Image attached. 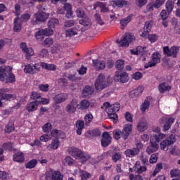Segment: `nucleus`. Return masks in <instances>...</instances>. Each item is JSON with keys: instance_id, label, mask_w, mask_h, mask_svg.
<instances>
[{"instance_id": "1", "label": "nucleus", "mask_w": 180, "mask_h": 180, "mask_svg": "<svg viewBox=\"0 0 180 180\" xmlns=\"http://www.w3.org/2000/svg\"><path fill=\"white\" fill-rule=\"evenodd\" d=\"M58 19L51 18L48 22L49 27L44 30H40L35 34L37 40H43V36H51V34L54 33L53 29H54L56 26H58Z\"/></svg>"}, {"instance_id": "2", "label": "nucleus", "mask_w": 180, "mask_h": 180, "mask_svg": "<svg viewBox=\"0 0 180 180\" xmlns=\"http://www.w3.org/2000/svg\"><path fill=\"white\" fill-rule=\"evenodd\" d=\"M133 129V124H127L124 126L122 131L121 132L120 129H115L113 131L112 134L115 140H119L120 137H122L123 140H127L131 130Z\"/></svg>"}, {"instance_id": "3", "label": "nucleus", "mask_w": 180, "mask_h": 180, "mask_svg": "<svg viewBox=\"0 0 180 180\" xmlns=\"http://www.w3.org/2000/svg\"><path fill=\"white\" fill-rule=\"evenodd\" d=\"M68 152L72 157H74V158H76V160L80 158V160H82L83 162L88 161V160L91 158V155L88 154L87 153L82 152L78 148H70L68 149Z\"/></svg>"}, {"instance_id": "4", "label": "nucleus", "mask_w": 180, "mask_h": 180, "mask_svg": "<svg viewBox=\"0 0 180 180\" xmlns=\"http://www.w3.org/2000/svg\"><path fill=\"white\" fill-rule=\"evenodd\" d=\"M108 85L109 84L108 83V80H106V77H105V75L103 74H100L96 79L94 83L95 89L97 92L103 91L105 88H108Z\"/></svg>"}, {"instance_id": "5", "label": "nucleus", "mask_w": 180, "mask_h": 180, "mask_svg": "<svg viewBox=\"0 0 180 180\" xmlns=\"http://www.w3.org/2000/svg\"><path fill=\"white\" fill-rule=\"evenodd\" d=\"M45 180H63V176L61 172L58 171H53V169L47 170L45 174Z\"/></svg>"}, {"instance_id": "6", "label": "nucleus", "mask_w": 180, "mask_h": 180, "mask_svg": "<svg viewBox=\"0 0 180 180\" xmlns=\"http://www.w3.org/2000/svg\"><path fill=\"white\" fill-rule=\"evenodd\" d=\"M134 40V35L127 33L122 37V39L120 41L119 39H117L116 42L118 43L119 47H129V44Z\"/></svg>"}, {"instance_id": "7", "label": "nucleus", "mask_w": 180, "mask_h": 180, "mask_svg": "<svg viewBox=\"0 0 180 180\" xmlns=\"http://www.w3.org/2000/svg\"><path fill=\"white\" fill-rule=\"evenodd\" d=\"M175 141H176V138H175V135H170L165 140H163L160 143L161 150H162L163 151H168V150H169V146H172V144H174Z\"/></svg>"}, {"instance_id": "8", "label": "nucleus", "mask_w": 180, "mask_h": 180, "mask_svg": "<svg viewBox=\"0 0 180 180\" xmlns=\"http://www.w3.org/2000/svg\"><path fill=\"white\" fill-rule=\"evenodd\" d=\"M163 53L167 57H173V58H176L178 53H179V46H173L170 49L169 46H164Z\"/></svg>"}, {"instance_id": "9", "label": "nucleus", "mask_w": 180, "mask_h": 180, "mask_svg": "<svg viewBox=\"0 0 180 180\" xmlns=\"http://www.w3.org/2000/svg\"><path fill=\"white\" fill-rule=\"evenodd\" d=\"M161 61V54L158 52H155L152 54V59L148 63L145 64V68L155 67L158 63Z\"/></svg>"}, {"instance_id": "10", "label": "nucleus", "mask_w": 180, "mask_h": 180, "mask_svg": "<svg viewBox=\"0 0 180 180\" xmlns=\"http://www.w3.org/2000/svg\"><path fill=\"white\" fill-rule=\"evenodd\" d=\"M129 79V75L124 72H116L114 76V81H115V82H122V84H126Z\"/></svg>"}, {"instance_id": "11", "label": "nucleus", "mask_w": 180, "mask_h": 180, "mask_svg": "<svg viewBox=\"0 0 180 180\" xmlns=\"http://www.w3.org/2000/svg\"><path fill=\"white\" fill-rule=\"evenodd\" d=\"M140 148H143V144L137 143L136 148H133L131 149H127L124 151V154L126 157H129V158H133L135 155H137L139 153H140Z\"/></svg>"}, {"instance_id": "12", "label": "nucleus", "mask_w": 180, "mask_h": 180, "mask_svg": "<svg viewBox=\"0 0 180 180\" xmlns=\"http://www.w3.org/2000/svg\"><path fill=\"white\" fill-rule=\"evenodd\" d=\"M49 13H46L42 11L41 9H39L38 12L34 14V19H35L34 22L37 23V22H44L49 19Z\"/></svg>"}, {"instance_id": "13", "label": "nucleus", "mask_w": 180, "mask_h": 180, "mask_svg": "<svg viewBox=\"0 0 180 180\" xmlns=\"http://www.w3.org/2000/svg\"><path fill=\"white\" fill-rule=\"evenodd\" d=\"M20 49L23 51L26 60H29L32 56H34V51L32 48H27V45L25 42L20 44Z\"/></svg>"}, {"instance_id": "14", "label": "nucleus", "mask_w": 180, "mask_h": 180, "mask_svg": "<svg viewBox=\"0 0 180 180\" xmlns=\"http://www.w3.org/2000/svg\"><path fill=\"white\" fill-rule=\"evenodd\" d=\"M78 108V101L73 99L65 107V110L68 113H75Z\"/></svg>"}, {"instance_id": "15", "label": "nucleus", "mask_w": 180, "mask_h": 180, "mask_svg": "<svg viewBox=\"0 0 180 180\" xmlns=\"http://www.w3.org/2000/svg\"><path fill=\"white\" fill-rule=\"evenodd\" d=\"M158 148H160V146L158 143L152 139L150 140L149 146L146 148V153L147 154H153V153H155L156 151H158Z\"/></svg>"}, {"instance_id": "16", "label": "nucleus", "mask_w": 180, "mask_h": 180, "mask_svg": "<svg viewBox=\"0 0 180 180\" xmlns=\"http://www.w3.org/2000/svg\"><path fill=\"white\" fill-rule=\"evenodd\" d=\"M26 74H36L40 71V67L37 64L34 65H27L24 69Z\"/></svg>"}, {"instance_id": "17", "label": "nucleus", "mask_w": 180, "mask_h": 180, "mask_svg": "<svg viewBox=\"0 0 180 180\" xmlns=\"http://www.w3.org/2000/svg\"><path fill=\"white\" fill-rule=\"evenodd\" d=\"M67 99H68V94L65 93L58 94L53 97L54 103H56V105L63 103V102H65Z\"/></svg>"}, {"instance_id": "18", "label": "nucleus", "mask_w": 180, "mask_h": 180, "mask_svg": "<svg viewBox=\"0 0 180 180\" xmlns=\"http://www.w3.org/2000/svg\"><path fill=\"white\" fill-rule=\"evenodd\" d=\"M151 27H153V24H151V22L146 21L143 27V31L140 33V36L144 39H147V36H148L150 32H151Z\"/></svg>"}, {"instance_id": "19", "label": "nucleus", "mask_w": 180, "mask_h": 180, "mask_svg": "<svg viewBox=\"0 0 180 180\" xmlns=\"http://www.w3.org/2000/svg\"><path fill=\"white\" fill-rule=\"evenodd\" d=\"M12 71L11 66H1L0 67V81H5V78L8 74Z\"/></svg>"}, {"instance_id": "20", "label": "nucleus", "mask_w": 180, "mask_h": 180, "mask_svg": "<svg viewBox=\"0 0 180 180\" xmlns=\"http://www.w3.org/2000/svg\"><path fill=\"white\" fill-rule=\"evenodd\" d=\"M101 146L103 147H108L112 143V137L109 134V132H104L102 135Z\"/></svg>"}, {"instance_id": "21", "label": "nucleus", "mask_w": 180, "mask_h": 180, "mask_svg": "<svg viewBox=\"0 0 180 180\" xmlns=\"http://www.w3.org/2000/svg\"><path fill=\"white\" fill-rule=\"evenodd\" d=\"M138 131H146L148 128V124H147V120L146 118H142L139 120L137 124Z\"/></svg>"}, {"instance_id": "22", "label": "nucleus", "mask_w": 180, "mask_h": 180, "mask_svg": "<svg viewBox=\"0 0 180 180\" xmlns=\"http://www.w3.org/2000/svg\"><path fill=\"white\" fill-rule=\"evenodd\" d=\"M143 91H144V86H139L138 88L129 92V97H131L132 99H134V98H137L140 95H141Z\"/></svg>"}, {"instance_id": "23", "label": "nucleus", "mask_w": 180, "mask_h": 180, "mask_svg": "<svg viewBox=\"0 0 180 180\" xmlns=\"http://www.w3.org/2000/svg\"><path fill=\"white\" fill-rule=\"evenodd\" d=\"M93 66L96 71H99V70H105L106 68V63L103 60H93Z\"/></svg>"}, {"instance_id": "24", "label": "nucleus", "mask_w": 180, "mask_h": 180, "mask_svg": "<svg viewBox=\"0 0 180 180\" xmlns=\"http://www.w3.org/2000/svg\"><path fill=\"white\" fill-rule=\"evenodd\" d=\"M49 136L51 139L52 137H55V139H64V137H65V134H64L63 131L53 129L49 132Z\"/></svg>"}, {"instance_id": "25", "label": "nucleus", "mask_w": 180, "mask_h": 180, "mask_svg": "<svg viewBox=\"0 0 180 180\" xmlns=\"http://www.w3.org/2000/svg\"><path fill=\"white\" fill-rule=\"evenodd\" d=\"M171 86L166 82L160 83L158 86V91L160 94H165V92H169L171 91Z\"/></svg>"}, {"instance_id": "26", "label": "nucleus", "mask_w": 180, "mask_h": 180, "mask_svg": "<svg viewBox=\"0 0 180 180\" xmlns=\"http://www.w3.org/2000/svg\"><path fill=\"white\" fill-rule=\"evenodd\" d=\"M37 108H39V102L35 101L27 103L26 109L27 112H34V110H37Z\"/></svg>"}, {"instance_id": "27", "label": "nucleus", "mask_w": 180, "mask_h": 180, "mask_svg": "<svg viewBox=\"0 0 180 180\" xmlns=\"http://www.w3.org/2000/svg\"><path fill=\"white\" fill-rule=\"evenodd\" d=\"M0 99L4 102H7L8 101H13L16 99V96L14 94H0Z\"/></svg>"}, {"instance_id": "28", "label": "nucleus", "mask_w": 180, "mask_h": 180, "mask_svg": "<svg viewBox=\"0 0 180 180\" xmlns=\"http://www.w3.org/2000/svg\"><path fill=\"white\" fill-rule=\"evenodd\" d=\"M59 146L60 141H58V139H53L51 143L47 146L46 148L49 151H51V150H57Z\"/></svg>"}, {"instance_id": "29", "label": "nucleus", "mask_w": 180, "mask_h": 180, "mask_svg": "<svg viewBox=\"0 0 180 180\" xmlns=\"http://www.w3.org/2000/svg\"><path fill=\"white\" fill-rule=\"evenodd\" d=\"M13 161L15 162H23L25 161V155L22 152H17L13 156Z\"/></svg>"}, {"instance_id": "30", "label": "nucleus", "mask_w": 180, "mask_h": 180, "mask_svg": "<svg viewBox=\"0 0 180 180\" xmlns=\"http://www.w3.org/2000/svg\"><path fill=\"white\" fill-rule=\"evenodd\" d=\"M85 124V122L82 120H77L76 122V133L79 136H81L82 134V130L84 129V126Z\"/></svg>"}, {"instance_id": "31", "label": "nucleus", "mask_w": 180, "mask_h": 180, "mask_svg": "<svg viewBox=\"0 0 180 180\" xmlns=\"http://www.w3.org/2000/svg\"><path fill=\"white\" fill-rule=\"evenodd\" d=\"M94 94V89L90 86H86L82 91V96L84 98H89Z\"/></svg>"}, {"instance_id": "32", "label": "nucleus", "mask_w": 180, "mask_h": 180, "mask_svg": "<svg viewBox=\"0 0 180 180\" xmlns=\"http://www.w3.org/2000/svg\"><path fill=\"white\" fill-rule=\"evenodd\" d=\"M65 11H67V13L65 14V17L68 19H70L72 17V6H71V4L70 3L65 4L63 6Z\"/></svg>"}, {"instance_id": "33", "label": "nucleus", "mask_w": 180, "mask_h": 180, "mask_svg": "<svg viewBox=\"0 0 180 180\" xmlns=\"http://www.w3.org/2000/svg\"><path fill=\"white\" fill-rule=\"evenodd\" d=\"M22 29V19L19 17H17L14 19V27L13 30L15 32H20Z\"/></svg>"}, {"instance_id": "34", "label": "nucleus", "mask_w": 180, "mask_h": 180, "mask_svg": "<svg viewBox=\"0 0 180 180\" xmlns=\"http://www.w3.org/2000/svg\"><path fill=\"white\" fill-rule=\"evenodd\" d=\"M133 18V15H129L127 17L120 20L121 29H124L131 22V18Z\"/></svg>"}, {"instance_id": "35", "label": "nucleus", "mask_w": 180, "mask_h": 180, "mask_svg": "<svg viewBox=\"0 0 180 180\" xmlns=\"http://www.w3.org/2000/svg\"><path fill=\"white\" fill-rule=\"evenodd\" d=\"M90 105L91 103L89 102V101L84 99L79 102L78 106L81 110H86V109L89 108Z\"/></svg>"}, {"instance_id": "36", "label": "nucleus", "mask_w": 180, "mask_h": 180, "mask_svg": "<svg viewBox=\"0 0 180 180\" xmlns=\"http://www.w3.org/2000/svg\"><path fill=\"white\" fill-rule=\"evenodd\" d=\"M163 139H165V134H161V133H158L156 134H153L151 136L150 139H152L153 141H155V143H157L158 144V143H160V141H161V140H162Z\"/></svg>"}, {"instance_id": "37", "label": "nucleus", "mask_w": 180, "mask_h": 180, "mask_svg": "<svg viewBox=\"0 0 180 180\" xmlns=\"http://www.w3.org/2000/svg\"><path fill=\"white\" fill-rule=\"evenodd\" d=\"M16 81V78L15 77V75L12 73V70L10 71L9 73L7 74L5 77L4 82L6 84H12V82H15Z\"/></svg>"}, {"instance_id": "38", "label": "nucleus", "mask_w": 180, "mask_h": 180, "mask_svg": "<svg viewBox=\"0 0 180 180\" xmlns=\"http://www.w3.org/2000/svg\"><path fill=\"white\" fill-rule=\"evenodd\" d=\"M76 34H78V29L77 27H72L65 31L66 37H72V36H76Z\"/></svg>"}, {"instance_id": "39", "label": "nucleus", "mask_w": 180, "mask_h": 180, "mask_svg": "<svg viewBox=\"0 0 180 180\" xmlns=\"http://www.w3.org/2000/svg\"><path fill=\"white\" fill-rule=\"evenodd\" d=\"M112 4L118 8H123V6L129 5V1L126 0H112Z\"/></svg>"}, {"instance_id": "40", "label": "nucleus", "mask_w": 180, "mask_h": 180, "mask_svg": "<svg viewBox=\"0 0 180 180\" xmlns=\"http://www.w3.org/2000/svg\"><path fill=\"white\" fill-rule=\"evenodd\" d=\"M79 23L84 26L86 29H88V27H89L92 25V22H91V19H89V18H87V17L80 20L79 21Z\"/></svg>"}, {"instance_id": "41", "label": "nucleus", "mask_w": 180, "mask_h": 180, "mask_svg": "<svg viewBox=\"0 0 180 180\" xmlns=\"http://www.w3.org/2000/svg\"><path fill=\"white\" fill-rule=\"evenodd\" d=\"M41 67H42L44 70H48L49 71H56L57 69V66L54 64H47L46 63H41Z\"/></svg>"}, {"instance_id": "42", "label": "nucleus", "mask_w": 180, "mask_h": 180, "mask_svg": "<svg viewBox=\"0 0 180 180\" xmlns=\"http://www.w3.org/2000/svg\"><path fill=\"white\" fill-rule=\"evenodd\" d=\"M120 110V104L116 103L110 105V108H107V113H110V112H119Z\"/></svg>"}, {"instance_id": "43", "label": "nucleus", "mask_w": 180, "mask_h": 180, "mask_svg": "<svg viewBox=\"0 0 180 180\" xmlns=\"http://www.w3.org/2000/svg\"><path fill=\"white\" fill-rule=\"evenodd\" d=\"M84 123L86 126H89L91 124V122L94 120V115H92V112H88L84 115Z\"/></svg>"}, {"instance_id": "44", "label": "nucleus", "mask_w": 180, "mask_h": 180, "mask_svg": "<svg viewBox=\"0 0 180 180\" xmlns=\"http://www.w3.org/2000/svg\"><path fill=\"white\" fill-rule=\"evenodd\" d=\"M174 3L172 0H168L166 2L165 8H166L167 13H171V12H172V11H174Z\"/></svg>"}, {"instance_id": "45", "label": "nucleus", "mask_w": 180, "mask_h": 180, "mask_svg": "<svg viewBox=\"0 0 180 180\" xmlns=\"http://www.w3.org/2000/svg\"><path fill=\"white\" fill-rule=\"evenodd\" d=\"M79 176H81L82 180H88L91 178V174L85 170H80Z\"/></svg>"}, {"instance_id": "46", "label": "nucleus", "mask_w": 180, "mask_h": 180, "mask_svg": "<svg viewBox=\"0 0 180 180\" xmlns=\"http://www.w3.org/2000/svg\"><path fill=\"white\" fill-rule=\"evenodd\" d=\"M94 19H95L96 23H98V25H100V26H103V25H105V22L102 19L101 14L96 13L94 14Z\"/></svg>"}, {"instance_id": "47", "label": "nucleus", "mask_w": 180, "mask_h": 180, "mask_svg": "<svg viewBox=\"0 0 180 180\" xmlns=\"http://www.w3.org/2000/svg\"><path fill=\"white\" fill-rule=\"evenodd\" d=\"M134 170L137 174H143V172H146L147 171V167L141 166L140 165H136L134 167Z\"/></svg>"}, {"instance_id": "48", "label": "nucleus", "mask_w": 180, "mask_h": 180, "mask_svg": "<svg viewBox=\"0 0 180 180\" xmlns=\"http://www.w3.org/2000/svg\"><path fill=\"white\" fill-rule=\"evenodd\" d=\"M174 122H175V119L172 117L169 118L167 122L164 125L165 131H167V130H169V129H171V126L172 125V123H174Z\"/></svg>"}, {"instance_id": "49", "label": "nucleus", "mask_w": 180, "mask_h": 180, "mask_svg": "<svg viewBox=\"0 0 180 180\" xmlns=\"http://www.w3.org/2000/svg\"><path fill=\"white\" fill-rule=\"evenodd\" d=\"M115 67L117 70H123L124 68V60L122 59L117 60L115 64Z\"/></svg>"}, {"instance_id": "50", "label": "nucleus", "mask_w": 180, "mask_h": 180, "mask_svg": "<svg viewBox=\"0 0 180 180\" xmlns=\"http://www.w3.org/2000/svg\"><path fill=\"white\" fill-rule=\"evenodd\" d=\"M107 113H108V119H111L113 123H117V115H116V112L110 111V112H107Z\"/></svg>"}, {"instance_id": "51", "label": "nucleus", "mask_w": 180, "mask_h": 180, "mask_svg": "<svg viewBox=\"0 0 180 180\" xmlns=\"http://www.w3.org/2000/svg\"><path fill=\"white\" fill-rule=\"evenodd\" d=\"M6 44H8L9 46H11V44H12V39H0V50L1 49H4V46Z\"/></svg>"}, {"instance_id": "52", "label": "nucleus", "mask_w": 180, "mask_h": 180, "mask_svg": "<svg viewBox=\"0 0 180 180\" xmlns=\"http://www.w3.org/2000/svg\"><path fill=\"white\" fill-rule=\"evenodd\" d=\"M37 165V160L33 159V160H30V162H28L25 165V167H26V168H27L29 169H32V168H34Z\"/></svg>"}, {"instance_id": "53", "label": "nucleus", "mask_w": 180, "mask_h": 180, "mask_svg": "<svg viewBox=\"0 0 180 180\" xmlns=\"http://www.w3.org/2000/svg\"><path fill=\"white\" fill-rule=\"evenodd\" d=\"M13 144L11 142H7L3 144V148L6 151H12L13 150Z\"/></svg>"}, {"instance_id": "54", "label": "nucleus", "mask_w": 180, "mask_h": 180, "mask_svg": "<svg viewBox=\"0 0 180 180\" xmlns=\"http://www.w3.org/2000/svg\"><path fill=\"white\" fill-rule=\"evenodd\" d=\"M15 130V126L12 122H10L6 126L5 129L6 133H12Z\"/></svg>"}, {"instance_id": "55", "label": "nucleus", "mask_w": 180, "mask_h": 180, "mask_svg": "<svg viewBox=\"0 0 180 180\" xmlns=\"http://www.w3.org/2000/svg\"><path fill=\"white\" fill-rule=\"evenodd\" d=\"M39 139L44 143H47L51 140V136H50V132L46 133V134L42 135Z\"/></svg>"}, {"instance_id": "56", "label": "nucleus", "mask_w": 180, "mask_h": 180, "mask_svg": "<svg viewBox=\"0 0 180 180\" xmlns=\"http://www.w3.org/2000/svg\"><path fill=\"white\" fill-rule=\"evenodd\" d=\"M136 49L138 50V54L139 56H145L147 55V52L146 51V50H147V48L146 46H138Z\"/></svg>"}, {"instance_id": "57", "label": "nucleus", "mask_w": 180, "mask_h": 180, "mask_svg": "<svg viewBox=\"0 0 180 180\" xmlns=\"http://www.w3.org/2000/svg\"><path fill=\"white\" fill-rule=\"evenodd\" d=\"M150 108V102L148 101L145 100L144 102L141 105V112H146L147 109Z\"/></svg>"}, {"instance_id": "58", "label": "nucleus", "mask_w": 180, "mask_h": 180, "mask_svg": "<svg viewBox=\"0 0 180 180\" xmlns=\"http://www.w3.org/2000/svg\"><path fill=\"white\" fill-rule=\"evenodd\" d=\"M57 82L60 86H67L68 85V82L67 81V79L64 77L58 79Z\"/></svg>"}, {"instance_id": "59", "label": "nucleus", "mask_w": 180, "mask_h": 180, "mask_svg": "<svg viewBox=\"0 0 180 180\" xmlns=\"http://www.w3.org/2000/svg\"><path fill=\"white\" fill-rule=\"evenodd\" d=\"M51 129H52V125L51 123L48 122L46 124H45L43 127H42V130L43 131H44L45 133H50L51 131Z\"/></svg>"}, {"instance_id": "60", "label": "nucleus", "mask_w": 180, "mask_h": 180, "mask_svg": "<svg viewBox=\"0 0 180 180\" xmlns=\"http://www.w3.org/2000/svg\"><path fill=\"white\" fill-rule=\"evenodd\" d=\"M154 4V8L155 9H158L159 8H161L165 4V0H155Z\"/></svg>"}, {"instance_id": "61", "label": "nucleus", "mask_w": 180, "mask_h": 180, "mask_svg": "<svg viewBox=\"0 0 180 180\" xmlns=\"http://www.w3.org/2000/svg\"><path fill=\"white\" fill-rule=\"evenodd\" d=\"M161 169H162V163H158L153 173V176H155V175H157V174H158Z\"/></svg>"}, {"instance_id": "62", "label": "nucleus", "mask_w": 180, "mask_h": 180, "mask_svg": "<svg viewBox=\"0 0 180 180\" xmlns=\"http://www.w3.org/2000/svg\"><path fill=\"white\" fill-rule=\"evenodd\" d=\"M73 162H74V160H72V158L70 156H67L63 160V164L65 165H72Z\"/></svg>"}, {"instance_id": "63", "label": "nucleus", "mask_w": 180, "mask_h": 180, "mask_svg": "<svg viewBox=\"0 0 180 180\" xmlns=\"http://www.w3.org/2000/svg\"><path fill=\"white\" fill-rule=\"evenodd\" d=\"M112 160L113 162H117V161H120V160H122V154L120 153L117 152L112 155Z\"/></svg>"}, {"instance_id": "64", "label": "nucleus", "mask_w": 180, "mask_h": 180, "mask_svg": "<svg viewBox=\"0 0 180 180\" xmlns=\"http://www.w3.org/2000/svg\"><path fill=\"white\" fill-rule=\"evenodd\" d=\"M76 15L77 18H84L85 16V11L84 9L79 8L76 10Z\"/></svg>"}]
</instances>
